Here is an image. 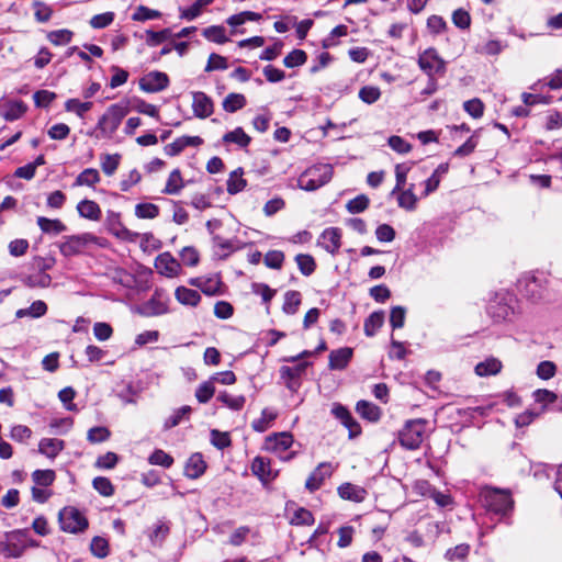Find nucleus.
<instances>
[{
    "label": "nucleus",
    "instance_id": "1",
    "mask_svg": "<svg viewBox=\"0 0 562 562\" xmlns=\"http://www.w3.org/2000/svg\"><path fill=\"white\" fill-rule=\"evenodd\" d=\"M481 499L487 510L502 517L507 516L514 507L512 494L506 490L486 487L481 493Z\"/></svg>",
    "mask_w": 562,
    "mask_h": 562
},
{
    "label": "nucleus",
    "instance_id": "2",
    "mask_svg": "<svg viewBox=\"0 0 562 562\" xmlns=\"http://www.w3.org/2000/svg\"><path fill=\"white\" fill-rule=\"evenodd\" d=\"M333 167L318 164L307 168L297 179V187L305 191H315L330 181Z\"/></svg>",
    "mask_w": 562,
    "mask_h": 562
},
{
    "label": "nucleus",
    "instance_id": "3",
    "mask_svg": "<svg viewBox=\"0 0 562 562\" xmlns=\"http://www.w3.org/2000/svg\"><path fill=\"white\" fill-rule=\"evenodd\" d=\"M426 424L423 418L407 420L398 432L401 446L408 450L418 449L424 440Z\"/></svg>",
    "mask_w": 562,
    "mask_h": 562
},
{
    "label": "nucleus",
    "instance_id": "4",
    "mask_svg": "<svg viewBox=\"0 0 562 562\" xmlns=\"http://www.w3.org/2000/svg\"><path fill=\"white\" fill-rule=\"evenodd\" d=\"M89 244H95L100 247H104L106 245V240L91 233L67 236L59 245V250L63 256L72 257L81 254Z\"/></svg>",
    "mask_w": 562,
    "mask_h": 562
},
{
    "label": "nucleus",
    "instance_id": "5",
    "mask_svg": "<svg viewBox=\"0 0 562 562\" xmlns=\"http://www.w3.org/2000/svg\"><path fill=\"white\" fill-rule=\"evenodd\" d=\"M128 106L123 103L110 105L99 119L97 128L104 136H112L119 128L122 120L127 115Z\"/></svg>",
    "mask_w": 562,
    "mask_h": 562
},
{
    "label": "nucleus",
    "instance_id": "6",
    "mask_svg": "<svg viewBox=\"0 0 562 562\" xmlns=\"http://www.w3.org/2000/svg\"><path fill=\"white\" fill-rule=\"evenodd\" d=\"M60 528L70 533L82 532L88 528V519L72 506H67L59 512Z\"/></svg>",
    "mask_w": 562,
    "mask_h": 562
},
{
    "label": "nucleus",
    "instance_id": "7",
    "mask_svg": "<svg viewBox=\"0 0 562 562\" xmlns=\"http://www.w3.org/2000/svg\"><path fill=\"white\" fill-rule=\"evenodd\" d=\"M418 66L429 78L446 71V63L435 48H427L419 54Z\"/></svg>",
    "mask_w": 562,
    "mask_h": 562
},
{
    "label": "nucleus",
    "instance_id": "8",
    "mask_svg": "<svg viewBox=\"0 0 562 562\" xmlns=\"http://www.w3.org/2000/svg\"><path fill=\"white\" fill-rule=\"evenodd\" d=\"M26 533V529H19L8 536V541L2 547L4 557L20 558L24 553L27 548Z\"/></svg>",
    "mask_w": 562,
    "mask_h": 562
},
{
    "label": "nucleus",
    "instance_id": "9",
    "mask_svg": "<svg viewBox=\"0 0 562 562\" xmlns=\"http://www.w3.org/2000/svg\"><path fill=\"white\" fill-rule=\"evenodd\" d=\"M169 86V77L167 74L154 70L146 74L139 80V89L148 92L155 93L165 90Z\"/></svg>",
    "mask_w": 562,
    "mask_h": 562
},
{
    "label": "nucleus",
    "instance_id": "10",
    "mask_svg": "<svg viewBox=\"0 0 562 562\" xmlns=\"http://www.w3.org/2000/svg\"><path fill=\"white\" fill-rule=\"evenodd\" d=\"M105 225L108 227V231L114 235L115 237L133 241L138 236L137 233H133L130 229H127L122 221H121V214L114 211H109L105 218Z\"/></svg>",
    "mask_w": 562,
    "mask_h": 562
},
{
    "label": "nucleus",
    "instance_id": "11",
    "mask_svg": "<svg viewBox=\"0 0 562 562\" xmlns=\"http://www.w3.org/2000/svg\"><path fill=\"white\" fill-rule=\"evenodd\" d=\"M155 268L161 276L167 278H176L181 271L179 261L168 251L156 257Z\"/></svg>",
    "mask_w": 562,
    "mask_h": 562
},
{
    "label": "nucleus",
    "instance_id": "12",
    "mask_svg": "<svg viewBox=\"0 0 562 562\" xmlns=\"http://www.w3.org/2000/svg\"><path fill=\"white\" fill-rule=\"evenodd\" d=\"M168 312V302L156 291L153 296L138 307V313L146 317L158 316Z\"/></svg>",
    "mask_w": 562,
    "mask_h": 562
},
{
    "label": "nucleus",
    "instance_id": "13",
    "mask_svg": "<svg viewBox=\"0 0 562 562\" xmlns=\"http://www.w3.org/2000/svg\"><path fill=\"white\" fill-rule=\"evenodd\" d=\"M334 467L329 462L319 463L316 469L310 474L305 482V487L310 492H315L323 485L324 481L331 476Z\"/></svg>",
    "mask_w": 562,
    "mask_h": 562
},
{
    "label": "nucleus",
    "instance_id": "14",
    "mask_svg": "<svg viewBox=\"0 0 562 562\" xmlns=\"http://www.w3.org/2000/svg\"><path fill=\"white\" fill-rule=\"evenodd\" d=\"M192 110L196 117L206 119L212 115L214 103L206 93L195 91L192 93Z\"/></svg>",
    "mask_w": 562,
    "mask_h": 562
},
{
    "label": "nucleus",
    "instance_id": "15",
    "mask_svg": "<svg viewBox=\"0 0 562 562\" xmlns=\"http://www.w3.org/2000/svg\"><path fill=\"white\" fill-rule=\"evenodd\" d=\"M293 445V436L283 431L270 435L265 440V448L274 453H283Z\"/></svg>",
    "mask_w": 562,
    "mask_h": 562
},
{
    "label": "nucleus",
    "instance_id": "16",
    "mask_svg": "<svg viewBox=\"0 0 562 562\" xmlns=\"http://www.w3.org/2000/svg\"><path fill=\"white\" fill-rule=\"evenodd\" d=\"M318 245L335 255L341 246V231L338 227L326 228L318 238Z\"/></svg>",
    "mask_w": 562,
    "mask_h": 562
},
{
    "label": "nucleus",
    "instance_id": "17",
    "mask_svg": "<svg viewBox=\"0 0 562 562\" xmlns=\"http://www.w3.org/2000/svg\"><path fill=\"white\" fill-rule=\"evenodd\" d=\"M331 414L348 428L350 437L358 436L361 432L360 425L353 419L350 412L344 405L335 403L331 408Z\"/></svg>",
    "mask_w": 562,
    "mask_h": 562
},
{
    "label": "nucleus",
    "instance_id": "18",
    "mask_svg": "<svg viewBox=\"0 0 562 562\" xmlns=\"http://www.w3.org/2000/svg\"><path fill=\"white\" fill-rule=\"evenodd\" d=\"M170 533V522L166 520H158L147 530V537L150 544L156 548H161Z\"/></svg>",
    "mask_w": 562,
    "mask_h": 562
},
{
    "label": "nucleus",
    "instance_id": "19",
    "mask_svg": "<svg viewBox=\"0 0 562 562\" xmlns=\"http://www.w3.org/2000/svg\"><path fill=\"white\" fill-rule=\"evenodd\" d=\"M310 366V362H299L294 367L283 366L280 368V375L284 380L286 386L290 390H294L299 383V379L305 372L306 368Z\"/></svg>",
    "mask_w": 562,
    "mask_h": 562
},
{
    "label": "nucleus",
    "instance_id": "20",
    "mask_svg": "<svg viewBox=\"0 0 562 562\" xmlns=\"http://www.w3.org/2000/svg\"><path fill=\"white\" fill-rule=\"evenodd\" d=\"M252 473L263 483L273 481L278 472L271 469V462L263 457H256L251 464Z\"/></svg>",
    "mask_w": 562,
    "mask_h": 562
},
{
    "label": "nucleus",
    "instance_id": "21",
    "mask_svg": "<svg viewBox=\"0 0 562 562\" xmlns=\"http://www.w3.org/2000/svg\"><path fill=\"white\" fill-rule=\"evenodd\" d=\"M353 355L352 348L342 347L333 350L328 357V367L330 370H344L349 364Z\"/></svg>",
    "mask_w": 562,
    "mask_h": 562
},
{
    "label": "nucleus",
    "instance_id": "22",
    "mask_svg": "<svg viewBox=\"0 0 562 562\" xmlns=\"http://www.w3.org/2000/svg\"><path fill=\"white\" fill-rule=\"evenodd\" d=\"M65 448V442L56 438H43L38 443V452L49 459H55Z\"/></svg>",
    "mask_w": 562,
    "mask_h": 562
},
{
    "label": "nucleus",
    "instance_id": "23",
    "mask_svg": "<svg viewBox=\"0 0 562 562\" xmlns=\"http://www.w3.org/2000/svg\"><path fill=\"white\" fill-rule=\"evenodd\" d=\"M338 494L341 498L360 503L364 501L367 491L351 483H344L338 487Z\"/></svg>",
    "mask_w": 562,
    "mask_h": 562
},
{
    "label": "nucleus",
    "instance_id": "24",
    "mask_svg": "<svg viewBox=\"0 0 562 562\" xmlns=\"http://www.w3.org/2000/svg\"><path fill=\"white\" fill-rule=\"evenodd\" d=\"M206 469V464L201 453H193L186 464V475L189 479L200 477Z\"/></svg>",
    "mask_w": 562,
    "mask_h": 562
},
{
    "label": "nucleus",
    "instance_id": "25",
    "mask_svg": "<svg viewBox=\"0 0 562 562\" xmlns=\"http://www.w3.org/2000/svg\"><path fill=\"white\" fill-rule=\"evenodd\" d=\"M503 364L497 358L491 357L479 362L474 371L479 376L495 375L501 372Z\"/></svg>",
    "mask_w": 562,
    "mask_h": 562
},
{
    "label": "nucleus",
    "instance_id": "26",
    "mask_svg": "<svg viewBox=\"0 0 562 562\" xmlns=\"http://www.w3.org/2000/svg\"><path fill=\"white\" fill-rule=\"evenodd\" d=\"M77 211L80 216L91 221H99L101 217V209L99 204L92 200L80 201L77 205Z\"/></svg>",
    "mask_w": 562,
    "mask_h": 562
},
{
    "label": "nucleus",
    "instance_id": "27",
    "mask_svg": "<svg viewBox=\"0 0 562 562\" xmlns=\"http://www.w3.org/2000/svg\"><path fill=\"white\" fill-rule=\"evenodd\" d=\"M175 296L183 305L196 306L201 301V295L198 291L186 286H178L175 291Z\"/></svg>",
    "mask_w": 562,
    "mask_h": 562
},
{
    "label": "nucleus",
    "instance_id": "28",
    "mask_svg": "<svg viewBox=\"0 0 562 562\" xmlns=\"http://www.w3.org/2000/svg\"><path fill=\"white\" fill-rule=\"evenodd\" d=\"M357 413L369 422H376L381 416L380 408L371 402L361 400L356 405Z\"/></svg>",
    "mask_w": 562,
    "mask_h": 562
},
{
    "label": "nucleus",
    "instance_id": "29",
    "mask_svg": "<svg viewBox=\"0 0 562 562\" xmlns=\"http://www.w3.org/2000/svg\"><path fill=\"white\" fill-rule=\"evenodd\" d=\"M222 140L225 144L233 143L245 148L250 144L251 137L246 134L241 127H236L235 130L224 134Z\"/></svg>",
    "mask_w": 562,
    "mask_h": 562
},
{
    "label": "nucleus",
    "instance_id": "30",
    "mask_svg": "<svg viewBox=\"0 0 562 562\" xmlns=\"http://www.w3.org/2000/svg\"><path fill=\"white\" fill-rule=\"evenodd\" d=\"M37 225L45 234H60L66 231V225L59 220H50L44 216L37 217Z\"/></svg>",
    "mask_w": 562,
    "mask_h": 562
},
{
    "label": "nucleus",
    "instance_id": "31",
    "mask_svg": "<svg viewBox=\"0 0 562 562\" xmlns=\"http://www.w3.org/2000/svg\"><path fill=\"white\" fill-rule=\"evenodd\" d=\"M247 101L244 94L241 93H228L223 100L222 106L224 111L228 113H234L246 105Z\"/></svg>",
    "mask_w": 562,
    "mask_h": 562
},
{
    "label": "nucleus",
    "instance_id": "32",
    "mask_svg": "<svg viewBox=\"0 0 562 562\" xmlns=\"http://www.w3.org/2000/svg\"><path fill=\"white\" fill-rule=\"evenodd\" d=\"M302 296L299 291H288L284 294L282 311L288 315H294L301 305Z\"/></svg>",
    "mask_w": 562,
    "mask_h": 562
},
{
    "label": "nucleus",
    "instance_id": "33",
    "mask_svg": "<svg viewBox=\"0 0 562 562\" xmlns=\"http://www.w3.org/2000/svg\"><path fill=\"white\" fill-rule=\"evenodd\" d=\"M183 179L179 169H175L170 172L166 186L162 190L165 194H178L183 188Z\"/></svg>",
    "mask_w": 562,
    "mask_h": 562
},
{
    "label": "nucleus",
    "instance_id": "34",
    "mask_svg": "<svg viewBox=\"0 0 562 562\" xmlns=\"http://www.w3.org/2000/svg\"><path fill=\"white\" fill-rule=\"evenodd\" d=\"M244 171L241 168H237L232 171L227 180V192L229 194H236L244 190L246 187V180L243 178Z\"/></svg>",
    "mask_w": 562,
    "mask_h": 562
},
{
    "label": "nucleus",
    "instance_id": "35",
    "mask_svg": "<svg viewBox=\"0 0 562 562\" xmlns=\"http://www.w3.org/2000/svg\"><path fill=\"white\" fill-rule=\"evenodd\" d=\"M490 315L496 321H507L514 314V310L506 303H494L488 307Z\"/></svg>",
    "mask_w": 562,
    "mask_h": 562
},
{
    "label": "nucleus",
    "instance_id": "36",
    "mask_svg": "<svg viewBox=\"0 0 562 562\" xmlns=\"http://www.w3.org/2000/svg\"><path fill=\"white\" fill-rule=\"evenodd\" d=\"M384 323V314L383 312H373L370 316L364 321L363 329L364 334L368 337H372L375 335L376 330L381 328Z\"/></svg>",
    "mask_w": 562,
    "mask_h": 562
},
{
    "label": "nucleus",
    "instance_id": "37",
    "mask_svg": "<svg viewBox=\"0 0 562 562\" xmlns=\"http://www.w3.org/2000/svg\"><path fill=\"white\" fill-rule=\"evenodd\" d=\"M99 181H100V175H99L98 170L94 168H87L77 176V178L74 182V186L75 187H81V186L92 187L95 183H98Z\"/></svg>",
    "mask_w": 562,
    "mask_h": 562
},
{
    "label": "nucleus",
    "instance_id": "38",
    "mask_svg": "<svg viewBox=\"0 0 562 562\" xmlns=\"http://www.w3.org/2000/svg\"><path fill=\"white\" fill-rule=\"evenodd\" d=\"M222 281L220 276L203 277L201 291L209 296L221 294Z\"/></svg>",
    "mask_w": 562,
    "mask_h": 562
},
{
    "label": "nucleus",
    "instance_id": "39",
    "mask_svg": "<svg viewBox=\"0 0 562 562\" xmlns=\"http://www.w3.org/2000/svg\"><path fill=\"white\" fill-rule=\"evenodd\" d=\"M277 418V414L269 408H263L261 412V417L254 420L251 424V427L257 432H263L266 431L271 422H273Z\"/></svg>",
    "mask_w": 562,
    "mask_h": 562
},
{
    "label": "nucleus",
    "instance_id": "40",
    "mask_svg": "<svg viewBox=\"0 0 562 562\" xmlns=\"http://www.w3.org/2000/svg\"><path fill=\"white\" fill-rule=\"evenodd\" d=\"M212 2L213 0H195L190 8L180 10V18L187 21H192L201 14L204 7Z\"/></svg>",
    "mask_w": 562,
    "mask_h": 562
},
{
    "label": "nucleus",
    "instance_id": "41",
    "mask_svg": "<svg viewBox=\"0 0 562 562\" xmlns=\"http://www.w3.org/2000/svg\"><path fill=\"white\" fill-rule=\"evenodd\" d=\"M172 36L173 34L170 29H164L158 32L148 30L146 31V44L150 47H155Z\"/></svg>",
    "mask_w": 562,
    "mask_h": 562
},
{
    "label": "nucleus",
    "instance_id": "42",
    "mask_svg": "<svg viewBox=\"0 0 562 562\" xmlns=\"http://www.w3.org/2000/svg\"><path fill=\"white\" fill-rule=\"evenodd\" d=\"M26 110L27 108L23 101L10 102L4 110L3 117L7 121H15L20 119Z\"/></svg>",
    "mask_w": 562,
    "mask_h": 562
},
{
    "label": "nucleus",
    "instance_id": "43",
    "mask_svg": "<svg viewBox=\"0 0 562 562\" xmlns=\"http://www.w3.org/2000/svg\"><path fill=\"white\" fill-rule=\"evenodd\" d=\"M314 521L313 514L308 509L300 507L293 513L290 524L294 526H311Z\"/></svg>",
    "mask_w": 562,
    "mask_h": 562
},
{
    "label": "nucleus",
    "instance_id": "44",
    "mask_svg": "<svg viewBox=\"0 0 562 562\" xmlns=\"http://www.w3.org/2000/svg\"><path fill=\"white\" fill-rule=\"evenodd\" d=\"M92 102H81L79 99H68L65 102V110L68 112H75L79 117H83L85 114L91 110Z\"/></svg>",
    "mask_w": 562,
    "mask_h": 562
},
{
    "label": "nucleus",
    "instance_id": "45",
    "mask_svg": "<svg viewBox=\"0 0 562 562\" xmlns=\"http://www.w3.org/2000/svg\"><path fill=\"white\" fill-rule=\"evenodd\" d=\"M295 261L297 263L299 270L303 276L308 277L316 269L315 260L311 255L299 254L295 257Z\"/></svg>",
    "mask_w": 562,
    "mask_h": 562
},
{
    "label": "nucleus",
    "instance_id": "46",
    "mask_svg": "<svg viewBox=\"0 0 562 562\" xmlns=\"http://www.w3.org/2000/svg\"><path fill=\"white\" fill-rule=\"evenodd\" d=\"M217 400L233 411H239L244 407L246 398L244 395H231L227 392L218 394Z\"/></svg>",
    "mask_w": 562,
    "mask_h": 562
},
{
    "label": "nucleus",
    "instance_id": "47",
    "mask_svg": "<svg viewBox=\"0 0 562 562\" xmlns=\"http://www.w3.org/2000/svg\"><path fill=\"white\" fill-rule=\"evenodd\" d=\"M203 36L214 43L223 44L228 41L225 29L221 25H212L203 30Z\"/></svg>",
    "mask_w": 562,
    "mask_h": 562
},
{
    "label": "nucleus",
    "instance_id": "48",
    "mask_svg": "<svg viewBox=\"0 0 562 562\" xmlns=\"http://www.w3.org/2000/svg\"><path fill=\"white\" fill-rule=\"evenodd\" d=\"M47 312V305L44 301H35L31 304L30 307L27 308H23V310H19L16 312V316L18 317H22V316H32V317H41L43 315H45Z\"/></svg>",
    "mask_w": 562,
    "mask_h": 562
},
{
    "label": "nucleus",
    "instance_id": "49",
    "mask_svg": "<svg viewBox=\"0 0 562 562\" xmlns=\"http://www.w3.org/2000/svg\"><path fill=\"white\" fill-rule=\"evenodd\" d=\"M135 215L138 218L153 220L159 215V207L154 203H138L135 206Z\"/></svg>",
    "mask_w": 562,
    "mask_h": 562
},
{
    "label": "nucleus",
    "instance_id": "50",
    "mask_svg": "<svg viewBox=\"0 0 562 562\" xmlns=\"http://www.w3.org/2000/svg\"><path fill=\"white\" fill-rule=\"evenodd\" d=\"M370 200L364 194H359L356 198L348 201L346 209L350 214L361 213L368 209Z\"/></svg>",
    "mask_w": 562,
    "mask_h": 562
},
{
    "label": "nucleus",
    "instance_id": "51",
    "mask_svg": "<svg viewBox=\"0 0 562 562\" xmlns=\"http://www.w3.org/2000/svg\"><path fill=\"white\" fill-rule=\"evenodd\" d=\"M307 55L302 49H293L283 59V64L288 68L299 67L305 64Z\"/></svg>",
    "mask_w": 562,
    "mask_h": 562
},
{
    "label": "nucleus",
    "instance_id": "52",
    "mask_svg": "<svg viewBox=\"0 0 562 562\" xmlns=\"http://www.w3.org/2000/svg\"><path fill=\"white\" fill-rule=\"evenodd\" d=\"M91 553L97 558H105L109 554V543L102 537H94L90 543Z\"/></svg>",
    "mask_w": 562,
    "mask_h": 562
},
{
    "label": "nucleus",
    "instance_id": "53",
    "mask_svg": "<svg viewBox=\"0 0 562 562\" xmlns=\"http://www.w3.org/2000/svg\"><path fill=\"white\" fill-rule=\"evenodd\" d=\"M120 159H121V156L119 154L104 155L101 159V168H102L103 172L106 176H112L116 171V169L120 165Z\"/></svg>",
    "mask_w": 562,
    "mask_h": 562
},
{
    "label": "nucleus",
    "instance_id": "54",
    "mask_svg": "<svg viewBox=\"0 0 562 562\" xmlns=\"http://www.w3.org/2000/svg\"><path fill=\"white\" fill-rule=\"evenodd\" d=\"M48 41L58 46L68 44L72 38V32L66 29L52 31L47 34Z\"/></svg>",
    "mask_w": 562,
    "mask_h": 562
},
{
    "label": "nucleus",
    "instance_id": "55",
    "mask_svg": "<svg viewBox=\"0 0 562 562\" xmlns=\"http://www.w3.org/2000/svg\"><path fill=\"white\" fill-rule=\"evenodd\" d=\"M215 387L213 382L206 381L199 385L195 391V397L200 403H207L214 395Z\"/></svg>",
    "mask_w": 562,
    "mask_h": 562
},
{
    "label": "nucleus",
    "instance_id": "56",
    "mask_svg": "<svg viewBox=\"0 0 562 562\" xmlns=\"http://www.w3.org/2000/svg\"><path fill=\"white\" fill-rule=\"evenodd\" d=\"M149 463L161 465L166 469L170 468L173 463V458L166 453L164 450L156 449L148 459Z\"/></svg>",
    "mask_w": 562,
    "mask_h": 562
},
{
    "label": "nucleus",
    "instance_id": "57",
    "mask_svg": "<svg viewBox=\"0 0 562 562\" xmlns=\"http://www.w3.org/2000/svg\"><path fill=\"white\" fill-rule=\"evenodd\" d=\"M397 201H398L400 207L405 209L407 211L415 210L416 204H417V198L414 194L412 188H409L405 191H402L398 195Z\"/></svg>",
    "mask_w": 562,
    "mask_h": 562
},
{
    "label": "nucleus",
    "instance_id": "58",
    "mask_svg": "<svg viewBox=\"0 0 562 562\" xmlns=\"http://www.w3.org/2000/svg\"><path fill=\"white\" fill-rule=\"evenodd\" d=\"M160 16H161V13L159 11L149 9L145 5H138L132 15V20L133 21H147V20L158 19Z\"/></svg>",
    "mask_w": 562,
    "mask_h": 562
},
{
    "label": "nucleus",
    "instance_id": "59",
    "mask_svg": "<svg viewBox=\"0 0 562 562\" xmlns=\"http://www.w3.org/2000/svg\"><path fill=\"white\" fill-rule=\"evenodd\" d=\"M464 111L474 119H480L484 113V104L477 99H471L463 103Z\"/></svg>",
    "mask_w": 562,
    "mask_h": 562
},
{
    "label": "nucleus",
    "instance_id": "60",
    "mask_svg": "<svg viewBox=\"0 0 562 562\" xmlns=\"http://www.w3.org/2000/svg\"><path fill=\"white\" fill-rule=\"evenodd\" d=\"M110 430L106 427H92L88 430L87 439L91 443H99L108 440L110 438Z\"/></svg>",
    "mask_w": 562,
    "mask_h": 562
},
{
    "label": "nucleus",
    "instance_id": "61",
    "mask_svg": "<svg viewBox=\"0 0 562 562\" xmlns=\"http://www.w3.org/2000/svg\"><path fill=\"white\" fill-rule=\"evenodd\" d=\"M284 261V254L281 250H270L265 255L263 262L268 268L280 269Z\"/></svg>",
    "mask_w": 562,
    "mask_h": 562
},
{
    "label": "nucleus",
    "instance_id": "62",
    "mask_svg": "<svg viewBox=\"0 0 562 562\" xmlns=\"http://www.w3.org/2000/svg\"><path fill=\"white\" fill-rule=\"evenodd\" d=\"M32 477L37 485L49 486L55 480V472L53 470H36Z\"/></svg>",
    "mask_w": 562,
    "mask_h": 562
},
{
    "label": "nucleus",
    "instance_id": "63",
    "mask_svg": "<svg viewBox=\"0 0 562 562\" xmlns=\"http://www.w3.org/2000/svg\"><path fill=\"white\" fill-rule=\"evenodd\" d=\"M381 91L378 87L366 86L359 91V98L367 104H372L379 100Z\"/></svg>",
    "mask_w": 562,
    "mask_h": 562
},
{
    "label": "nucleus",
    "instance_id": "64",
    "mask_svg": "<svg viewBox=\"0 0 562 562\" xmlns=\"http://www.w3.org/2000/svg\"><path fill=\"white\" fill-rule=\"evenodd\" d=\"M389 146L398 154H407L412 150V145L403 137L393 135L387 139Z\"/></svg>",
    "mask_w": 562,
    "mask_h": 562
}]
</instances>
